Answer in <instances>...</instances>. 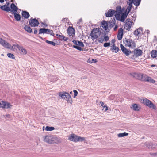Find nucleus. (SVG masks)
<instances>
[{"label":"nucleus","instance_id":"7ed1b4c3","mask_svg":"<svg viewBox=\"0 0 157 157\" xmlns=\"http://www.w3.org/2000/svg\"><path fill=\"white\" fill-rule=\"evenodd\" d=\"M140 102L150 108L155 110L156 109V106L150 100L146 98L141 99Z\"/></svg>","mask_w":157,"mask_h":157},{"label":"nucleus","instance_id":"338daca9","mask_svg":"<svg viewBox=\"0 0 157 157\" xmlns=\"http://www.w3.org/2000/svg\"><path fill=\"white\" fill-rule=\"evenodd\" d=\"M72 91H71V92H70V94H72Z\"/></svg>","mask_w":157,"mask_h":157},{"label":"nucleus","instance_id":"de8ad7c7","mask_svg":"<svg viewBox=\"0 0 157 157\" xmlns=\"http://www.w3.org/2000/svg\"><path fill=\"white\" fill-rule=\"evenodd\" d=\"M110 45V43L109 42L105 43L104 44V46L105 47H107L109 46Z\"/></svg>","mask_w":157,"mask_h":157},{"label":"nucleus","instance_id":"ddd939ff","mask_svg":"<svg viewBox=\"0 0 157 157\" xmlns=\"http://www.w3.org/2000/svg\"><path fill=\"white\" fill-rule=\"evenodd\" d=\"M52 136H46L44 138V141L49 144H52Z\"/></svg>","mask_w":157,"mask_h":157},{"label":"nucleus","instance_id":"412c9836","mask_svg":"<svg viewBox=\"0 0 157 157\" xmlns=\"http://www.w3.org/2000/svg\"><path fill=\"white\" fill-rule=\"evenodd\" d=\"M101 27L104 30L107 31L108 29V25L106 21H103L101 23Z\"/></svg>","mask_w":157,"mask_h":157},{"label":"nucleus","instance_id":"37998d69","mask_svg":"<svg viewBox=\"0 0 157 157\" xmlns=\"http://www.w3.org/2000/svg\"><path fill=\"white\" fill-rule=\"evenodd\" d=\"M104 36H101L100 37L98 38V41L100 43H102L104 41Z\"/></svg>","mask_w":157,"mask_h":157},{"label":"nucleus","instance_id":"f257e3e1","mask_svg":"<svg viewBox=\"0 0 157 157\" xmlns=\"http://www.w3.org/2000/svg\"><path fill=\"white\" fill-rule=\"evenodd\" d=\"M68 139L70 141L75 142L85 141V137L77 136L74 134L70 135L68 136Z\"/></svg>","mask_w":157,"mask_h":157},{"label":"nucleus","instance_id":"0eeeda50","mask_svg":"<svg viewBox=\"0 0 157 157\" xmlns=\"http://www.w3.org/2000/svg\"><path fill=\"white\" fill-rule=\"evenodd\" d=\"M0 44L4 48L7 49H11L12 46L10 44L1 38H0Z\"/></svg>","mask_w":157,"mask_h":157},{"label":"nucleus","instance_id":"f8f14e48","mask_svg":"<svg viewBox=\"0 0 157 157\" xmlns=\"http://www.w3.org/2000/svg\"><path fill=\"white\" fill-rule=\"evenodd\" d=\"M133 2V0H129L127 2V3L128 5V6L126 10V12H127V14H128L129 12L131 10Z\"/></svg>","mask_w":157,"mask_h":157},{"label":"nucleus","instance_id":"e433bc0d","mask_svg":"<svg viewBox=\"0 0 157 157\" xmlns=\"http://www.w3.org/2000/svg\"><path fill=\"white\" fill-rule=\"evenodd\" d=\"M55 129L54 127L47 126L45 128V130L46 131H52Z\"/></svg>","mask_w":157,"mask_h":157},{"label":"nucleus","instance_id":"f704fd0d","mask_svg":"<svg viewBox=\"0 0 157 157\" xmlns=\"http://www.w3.org/2000/svg\"><path fill=\"white\" fill-rule=\"evenodd\" d=\"M47 33V29L45 28H41L40 29L39 34Z\"/></svg>","mask_w":157,"mask_h":157},{"label":"nucleus","instance_id":"c85d7f7f","mask_svg":"<svg viewBox=\"0 0 157 157\" xmlns=\"http://www.w3.org/2000/svg\"><path fill=\"white\" fill-rule=\"evenodd\" d=\"M145 81L149 82L152 83H155V81L152 79L151 77L147 76Z\"/></svg>","mask_w":157,"mask_h":157},{"label":"nucleus","instance_id":"c03bdc74","mask_svg":"<svg viewBox=\"0 0 157 157\" xmlns=\"http://www.w3.org/2000/svg\"><path fill=\"white\" fill-rule=\"evenodd\" d=\"M147 75H144L143 74H142V77L141 79V80L145 81L146 78L147 77Z\"/></svg>","mask_w":157,"mask_h":157},{"label":"nucleus","instance_id":"b1692460","mask_svg":"<svg viewBox=\"0 0 157 157\" xmlns=\"http://www.w3.org/2000/svg\"><path fill=\"white\" fill-rule=\"evenodd\" d=\"M111 47L110 50H112L113 52L117 53L119 51V48L116 47L115 44H113V45L111 46Z\"/></svg>","mask_w":157,"mask_h":157},{"label":"nucleus","instance_id":"393cba45","mask_svg":"<svg viewBox=\"0 0 157 157\" xmlns=\"http://www.w3.org/2000/svg\"><path fill=\"white\" fill-rule=\"evenodd\" d=\"M22 15L25 19L28 18L29 16V13L26 11H22Z\"/></svg>","mask_w":157,"mask_h":157},{"label":"nucleus","instance_id":"bf43d9fd","mask_svg":"<svg viewBox=\"0 0 157 157\" xmlns=\"http://www.w3.org/2000/svg\"><path fill=\"white\" fill-rule=\"evenodd\" d=\"M82 18H80L79 20V21L78 22V23H79L80 24V22H82Z\"/></svg>","mask_w":157,"mask_h":157},{"label":"nucleus","instance_id":"5fc2aeb1","mask_svg":"<svg viewBox=\"0 0 157 157\" xmlns=\"http://www.w3.org/2000/svg\"><path fill=\"white\" fill-rule=\"evenodd\" d=\"M115 16L117 18V19H118L117 18L119 17V14L116 13Z\"/></svg>","mask_w":157,"mask_h":157},{"label":"nucleus","instance_id":"0e129e2a","mask_svg":"<svg viewBox=\"0 0 157 157\" xmlns=\"http://www.w3.org/2000/svg\"><path fill=\"white\" fill-rule=\"evenodd\" d=\"M4 2V0H0V2L1 3H2Z\"/></svg>","mask_w":157,"mask_h":157},{"label":"nucleus","instance_id":"774afa93","mask_svg":"<svg viewBox=\"0 0 157 157\" xmlns=\"http://www.w3.org/2000/svg\"><path fill=\"white\" fill-rule=\"evenodd\" d=\"M8 116H9V115H7V117H8Z\"/></svg>","mask_w":157,"mask_h":157},{"label":"nucleus","instance_id":"ea45409f","mask_svg":"<svg viewBox=\"0 0 157 157\" xmlns=\"http://www.w3.org/2000/svg\"><path fill=\"white\" fill-rule=\"evenodd\" d=\"M152 143L151 142H146L145 143V144L146 147L149 148H151L152 147Z\"/></svg>","mask_w":157,"mask_h":157},{"label":"nucleus","instance_id":"6e6552de","mask_svg":"<svg viewBox=\"0 0 157 157\" xmlns=\"http://www.w3.org/2000/svg\"><path fill=\"white\" fill-rule=\"evenodd\" d=\"M12 105L10 103L3 101H0V107L3 109L11 108Z\"/></svg>","mask_w":157,"mask_h":157},{"label":"nucleus","instance_id":"6ab92c4d","mask_svg":"<svg viewBox=\"0 0 157 157\" xmlns=\"http://www.w3.org/2000/svg\"><path fill=\"white\" fill-rule=\"evenodd\" d=\"M115 12L114 10L110 9L108 11L107 13H105L106 16L108 17H112L115 14Z\"/></svg>","mask_w":157,"mask_h":157},{"label":"nucleus","instance_id":"39448f33","mask_svg":"<svg viewBox=\"0 0 157 157\" xmlns=\"http://www.w3.org/2000/svg\"><path fill=\"white\" fill-rule=\"evenodd\" d=\"M101 33L99 28H94L93 29L90 33L91 38L94 40L98 38L100 35Z\"/></svg>","mask_w":157,"mask_h":157},{"label":"nucleus","instance_id":"6e6d98bb","mask_svg":"<svg viewBox=\"0 0 157 157\" xmlns=\"http://www.w3.org/2000/svg\"><path fill=\"white\" fill-rule=\"evenodd\" d=\"M100 104H101V106L103 107V106H105V105H104V103H103V102H102V101L100 102Z\"/></svg>","mask_w":157,"mask_h":157},{"label":"nucleus","instance_id":"4468645a","mask_svg":"<svg viewBox=\"0 0 157 157\" xmlns=\"http://www.w3.org/2000/svg\"><path fill=\"white\" fill-rule=\"evenodd\" d=\"M62 140L59 137L52 136V144H58L62 142Z\"/></svg>","mask_w":157,"mask_h":157},{"label":"nucleus","instance_id":"603ef678","mask_svg":"<svg viewBox=\"0 0 157 157\" xmlns=\"http://www.w3.org/2000/svg\"><path fill=\"white\" fill-rule=\"evenodd\" d=\"M151 155L154 157H157V153L151 154Z\"/></svg>","mask_w":157,"mask_h":157},{"label":"nucleus","instance_id":"e2e57ef3","mask_svg":"<svg viewBox=\"0 0 157 157\" xmlns=\"http://www.w3.org/2000/svg\"><path fill=\"white\" fill-rule=\"evenodd\" d=\"M9 5V2H6V6H8Z\"/></svg>","mask_w":157,"mask_h":157},{"label":"nucleus","instance_id":"052dcab7","mask_svg":"<svg viewBox=\"0 0 157 157\" xmlns=\"http://www.w3.org/2000/svg\"><path fill=\"white\" fill-rule=\"evenodd\" d=\"M156 66L155 65H154V64H152V65H151V67H155V66Z\"/></svg>","mask_w":157,"mask_h":157},{"label":"nucleus","instance_id":"20e7f679","mask_svg":"<svg viewBox=\"0 0 157 157\" xmlns=\"http://www.w3.org/2000/svg\"><path fill=\"white\" fill-rule=\"evenodd\" d=\"M123 41L125 46L129 47L132 48H133L136 47L135 42L130 39L125 38L123 40Z\"/></svg>","mask_w":157,"mask_h":157},{"label":"nucleus","instance_id":"7c9ffc66","mask_svg":"<svg viewBox=\"0 0 157 157\" xmlns=\"http://www.w3.org/2000/svg\"><path fill=\"white\" fill-rule=\"evenodd\" d=\"M151 56L153 58L157 57V50H152L151 52Z\"/></svg>","mask_w":157,"mask_h":157},{"label":"nucleus","instance_id":"cd10ccee","mask_svg":"<svg viewBox=\"0 0 157 157\" xmlns=\"http://www.w3.org/2000/svg\"><path fill=\"white\" fill-rule=\"evenodd\" d=\"M48 80L51 82H54L57 80V79L55 76L51 75L48 77Z\"/></svg>","mask_w":157,"mask_h":157},{"label":"nucleus","instance_id":"4c0bfd02","mask_svg":"<svg viewBox=\"0 0 157 157\" xmlns=\"http://www.w3.org/2000/svg\"><path fill=\"white\" fill-rule=\"evenodd\" d=\"M141 0H133V3L136 6H138Z\"/></svg>","mask_w":157,"mask_h":157},{"label":"nucleus","instance_id":"680f3d73","mask_svg":"<svg viewBox=\"0 0 157 157\" xmlns=\"http://www.w3.org/2000/svg\"><path fill=\"white\" fill-rule=\"evenodd\" d=\"M112 43H113V44H114L115 40H113L112 41Z\"/></svg>","mask_w":157,"mask_h":157},{"label":"nucleus","instance_id":"8fccbe9b","mask_svg":"<svg viewBox=\"0 0 157 157\" xmlns=\"http://www.w3.org/2000/svg\"><path fill=\"white\" fill-rule=\"evenodd\" d=\"M49 33L51 34H52L53 33V31L52 30L47 29V33Z\"/></svg>","mask_w":157,"mask_h":157},{"label":"nucleus","instance_id":"69168bd1","mask_svg":"<svg viewBox=\"0 0 157 157\" xmlns=\"http://www.w3.org/2000/svg\"><path fill=\"white\" fill-rule=\"evenodd\" d=\"M44 126L43 127V130L44 131Z\"/></svg>","mask_w":157,"mask_h":157},{"label":"nucleus","instance_id":"aec40b11","mask_svg":"<svg viewBox=\"0 0 157 157\" xmlns=\"http://www.w3.org/2000/svg\"><path fill=\"white\" fill-rule=\"evenodd\" d=\"M142 74L140 73H132L131 74V75L136 78L141 80L142 78Z\"/></svg>","mask_w":157,"mask_h":157},{"label":"nucleus","instance_id":"58836bf2","mask_svg":"<svg viewBox=\"0 0 157 157\" xmlns=\"http://www.w3.org/2000/svg\"><path fill=\"white\" fill-rule=\"evenodd\" d=\"M127 16L124 14H123L121 16V18L120 19V21L122 22H124V21L126 17Z\"/></svg>","mask_w":157,"mask_h":157},{"label":"nucleus","instance_id":"bb28decb","mask_svg":"<svg viewBox=\"0 0 157 157\" xmlns=\"http://www.w3.org/2000/svg\"><path fill=\"white\" fill-rule=\"evenodd\" d=\"M131 108L133 110L135 111H139L140 108V107L137 104H133L132 105Z\"/></svg>","mask_w":157,"mask_h":157},{"label":"nucleus","instance_id":"4be33fe9","mask_svg":"<svg viewBox=\"0 0 157 157\" xmlns=\"http://www.w3.org/2000/svg\"><path fill=\"white\" fill-rule=\"evenodd\" d=\"M57 37L61 40H63L64 41H66L68 39V38L67 37H65L63 35L60 34H56Z\"/></svg>","mask_w":157,"mask_h":157},{"label":"nucleus","instance_id":"2eb2a0df","mask_svg":"<svg viewBox=\"0 0 157 157\" xmlns=\"http://www.w3.org/2000/svg\"><path fill=\"white\" fill-rule=\"evenodd\" d=\"M123 30L122 28H119L117 35V38L118 40H121L123 37Z\"/></svg>","mask_w":157,"mask_h":157},{"label":"nucleus","instance_id":"79ce46f5","mask_svg":"<svg viewBox=\"0 0 157 157\" xmlns=\"http://www.w3.org/2000/svg\"><path fill=\"white\" fill-rule=\"evenodd\" d=\"M88 62L89 63H96L97 62V60L96 59H89L88 60Z\"/></svg>","mask_w":157,"mask_h":157},{"label":"nucleus","instance_id":"13d9d810","mask_svg":"<svg viewBox=\"0 0 157 157\" xmlns=\"http://www.w3.org/2000/svg\"><path fill=\"white\" fill-rule=\"evenodd\" d=\"M117 25H115L114 28V31H116L117 29Z\"/></svg>","mask_w":157,"mask_h":157},{"label":"nucleus","instance_id":"423d86ee","mask_svg":"<svg viewBox=\"0 0 157 157\" xmlns=\"http://www.w3.org/2000/svg\"><path fill=\"white\" fill-rule=\"evenodd\" d=\"M73 42L76 45H74L73 47L79 50H82V48L81 47H84V44L82 42L76 40H73Z\"/></svg>","mask_w":157,"mask_h":157},{"label":"nucleus","instance_id":"a878e982","mask_svg":"<svg viewBox=\"0 0 157 157\" xmlns=\"http://www.w3.org/2000/svg\"><path fill=\"white\" fill-rule=\"evenodd\" d=\"M142 28L140 27L137 30H135L134 32V34L136 36H137L139 34L141 33L142 32Z\"/></svg>","mask_w":157,"mask_h":157},{"label":"nucleus","instance_id":"5701e85b","mask_svg":"<svg viewBox=\"0 0 157 157\" xmlns=\"http://www.w3.org/2000/svg\"><path fill=\"white\" fill-rule=\"evenodd\" d=\"M0 8L2 10L6 11L7 12H8L11 10L10 8L6 5L1 6Z\"/></svg>","mask_w":157,"mask_h":157},{"label":"nucleus","instance_id":"3c124183","mask_svg":"<svg viewBox=\"0 0 157 157\" xmlns=\"http://www.w3.org/2000/svg\"><path fill=\"white\" fill-rule=\"evenodd\" d=\"M104 40L105 41H107L109 40V37L107 36H104Z\"/></svg>","mask_w":157,"mask_h":157},{"label":"nucleus","instance_id":"49530a36","mask_svg":"<svg viewBox=\"0 0 157 157\" xmlns=\"http://www.w3.org/2000/svg\"><path fill=\"white\" fill-rule=\"evenodd\" d=\"M152 149H157V144H152V147L151 148Z\"/></svg>","mask_w":157,"mask_h":157},{"label":"nucleus","instance_id":"a19ab883","mask_svg":"<svg viewBox=\"0 0 157 157\" xmlns=\"http://www.w3.org/2000/svg\"><path fill=\"white\" fill-rule=\"evenodd\" d=\"M7 56L9 58H11L13 59H14L15 58L14 55L10 53H9L7 54Z\"/></svg>","mask_w":157,"mask_h":157},{"label":"nucleus","instance_id":"1a4fd4ad","mask_svg":"<svg viewBox=\"0 0 157 157\" xmlns=\"http://www.w3.org/2000/svg\"><path fill=\"white\" fill-rule=\"evenodd\" d=\"M29 25L31 27H35L37 26L39 24L38 20L35 18H31L29 21Z\"/></svg>","mask_w":157,"mask_h":157},{"label":"nucleus","instance_id":"c9c22d12","mask_svg":"<svg viewBox=\"0 0 157 157\" xmlns=\"http://www.w3.org/2000/svg\"><path fill=\"white\" fill-rule=\"evenodd\" d=\"M128 133H126V132H124L123 133H120L118 134V137H123L124 136H127L128 135Z\"/></svg>","mask_w":157,"mask_h":157},{"label":"nucleus","instance_id":"9d476101","mask_svg":"<svg viewBox=\"0 0 157 157\" xmlns=\"http://www.w3.org/2000/svg\"><path fill=\"white\" fill-rule=\"evenodd\" d=\"M67 33L69 36L72 38L75 36V31L74 28L69 27L68 29Z\"/></svg>","mask_w":157,"mask_h":157},{"label":"nucleus","instance_id":"9b49d317","mask_svg":"<svg viewBox=\"0 0 157 157\" xmlns=\"http://www.w3.org/2000/svg\"><path fill=\"white\" fill-rule=\"evenodd\" d=\"M120 48L123 53L127 56H128L131 53V51L127 49L122 44H120Z\"/></svg>","mask_w":157,"mask_h":157},{"label":"nucleus","instance_id":"dca6fc26","mask_svg":"<svg viewBox=\"0 0 157 157\" xmlns=\"http://www.w3.org/2000/svg\"><path fill=\"white\" fill-rule=\"evenodd\" d=\"M10 8L11 9L10 11L12 12L13 13H16L18 10V8L13 3L11 4Z\"/></svg>","mask_w":157,"mask_h":157},{"label":"nucleus","instance_id":"4d7b16f0","mask_svg":"<svg viewBox=\"0 0 157 157\" xmlns=\"http://www.w3.org/2000/svg\"><path fill=\"white\" fill-rule=\"evenodd\" d=\"M34 34H36L37 33V29H34Z\"/></svg>","mask_w":157,"mask_h":157},{"label":"nucleus","instance_id":"c756f323","mask_svg":"<svg viewBox=\"0 0 157 157\" xmlns=\"http://www.w3.org/2000/svg\"><path fill=\"white\" fill-rule=\"evenodd\" d=\"M142 51L140 49H138L136 50L134 52L135 55L136 56H140L142 55Z\"/></svg>","mask_w":157,"mask_h":157},{"label":"nucleus","instance_id":"2f4dec72","mask_svg":"<svg viewBox=\"0 0 157 157\" xmlns=\"http://www.w3.org/2000/svg\"><path fill=\"white\" fill-rule=\"evenodd\" d=\"M14 14V18L16 20L19 21L21 19V16L19 14H17L16 13H13Z\"/></svg>","mask_w":157,"mask_h":157},{"label":"nucleus","instance_id":"f3484780","mask_svg":"<svg viewBox=\"0 0 157 157\" xmlns=\"http://www.w3.org/2000/svg\"><path fill=\"white\" fill-rule=\"evenodd\" d=\"M69 95L68 93L66 92H60L59 93V95L63 99L65 100L66 98Z\"/></svg>","mask_w":157,"mask_h":157},{"label":"nucleus","instance_id":"09e8293b","mask_svg":"<svg viewBox=\"0 0 157 157\" xmlns=\"http://www.w3.org/2000/svg\"><path fill=\"white\" fill-rule=\"evenodd\" d=\"M73 92L74 93V98H75L76 96L77 95L78 92L76 90H74Z\"/></svg>","mask_w":157,"mask_h":157},{"label":"nucleus","instance_id":"72a5a7b5","mask_svg":"<svg viewBox=\"0 0 157 157\" xmlns=\"http://www.w3.org/2000/svg\"><path fill=\"white\" fill-rule=\"evenodd\" d=\"M24 29L25 31H27L28 33H31L32 32V29L28 25H25V26Z\"/></svg>","mask_w":157,"mask_h":157},{"label":"nucleus","instance_id":"864d4df0","mask_svg":"<svg viewBox=\"0 0 157 157\" xmlns=\"http://www.w3.org/2000/svg\"><path fill=\"white\" fill-rule=\"evenodd\" d=\"M105 110V111H106L108 110V107L106 105L104 106H103V108L102 109V110Z\"/></svg>","mask_w":157,"mask_h":157},{"label":"nucleus","instance_id":"a211bd4d","mask_svg":"<svg viewBox=\"0 0 157 157\" xmlns=\"http://www.w3.org/2000/svg\"><path fill=\"white\" fill-rule=\"evenodd\" d=\"M132 21H128V20H127V22L125 25L124 28L127 30H129L132 26Z\"/></svg>","mask_w":157,"mask_h":157},{"label":"nucleus","instance_id":"473e14b6","mask_svg":"<svg viewBox=\"0 0 157 157\" xmlns=\"http://www.w3.org/2000/svg\"><path fill=\"white\" fill-rule=\"evenodd\" d=\"M65 100L67 103L71 104L72 103V100L71 96L69 95L66 98Z\"/></svg>","mask_w":157,"mask_h":157},{"label":"nucleus","instance_id":"a18cd8bd","mask_svg":"<svg viewBox=\"0 0 157 157\" xmlns=\"http://www.w3.org/2000/svg\"><path fill=\"white\" fill-rule=\"evenodd\" d=\"M46 43H47L48 44H49L51 45H52L53 46H55L56 44L53 41H50L49 40H47L46 41Z\"/></svg>","mask_w":157,"mask_h":157},{"label":"nucleus","instance_id":"f03ea898","mask_svg":"<svg viewBox=\"0 0 157 157\" xmlns=\"http://www.w3.org/2000/svg\"><path fill=\"white\" fill-rule=\"evenodd\" d=\"M16 48L18 49L19 52L20 54L22 55H25L27 54V51L22 46H19L18 44H14L11 47V49L14 51Z\"/></svg>","mask_w":157,"mask_h":157}]
</instances>
